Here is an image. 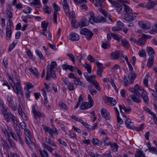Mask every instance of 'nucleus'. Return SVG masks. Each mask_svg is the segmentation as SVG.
Segmentation results:
<instances>
[{
	"label": "nucleus",
	"instance_id": "nucleus-1",
	"mask_svg": "<svg viewBox=\"0 0 157 157\" xmlns=\"http://www.w3.org/2000/svg\"><path fill=\"white\" fill-rule=\"evenodd\" d=\"M11 85L15 93L17 94H20L23 96L21 82L19 79L16 78L15 81L11 83Z\"/></svg>",
	"mask_w": 157,
	"mask_h": 157
},
{
	"label": "nucleus",
	"instance_id": "nucleus-2",
	"mask_svg": "<svg viewBox=\"0 0 157 157\" xmlns=\"http://www.w3.org/2000/svg\"><path fill=\"white\" fill-rule=\"evenodd\" d=\"M110 58L112 60H117L119 57H121V59L122 58H124V56H123V52L120 50L116 51L112 53L110 55Z\"/></svg>",
	"mask_w": 157,
	"mask_h": 157
},
{
	"label": "nucleus",
	"instance_id": "nucleus-3",
	"mask_svg": "<svg viewBox=\"0 0 157 157\" xmlns=\"http://www.w3.org/2000/svg\"><path fill=\"white\" fill-rule=\"evenodd\" d=\"M81 34L86 36V38L88 40H90L93 34L91 31H90L86 28H83L81 29L80 31Z\"/></svg>",
	"mask_w": 157,
	"mask_h": 157
},
{
	"label": "nucleus",
	"instance_id": "nucleus-4",
	"mask_svg": "<svg viewBox=\"0 0 157 157\" xmlns=\"http://www.w3.org/2000/svg\"><path fill=\"white\" fill-rule=\"evenodd\" d=\"M49 65L47 66V72L46 77V80H48L49 79V78L50 75H51V77L53 78H55L56 76L55 72L54 71L53 69H49Z\"/></svg>",
	"mask_w": 157,
	"mask_h": 157
},
{
	"label": "nucleus",
	"instance_id": "nucleus-5",
	"mask_svg": "<svg viewBox=\"0 0 157 157\" xmlns=\"http://www.w3.org/2000/svg\"><path fill=\"white\" fill-rule=\"evenodd\" d=\"M101 114L102 116L106 119L110 120V113L106 110L102 108L101 110Z\"/></svg>",
	"mask_w": 157,
	"mask_h": 157
},
{
	"label": "nucleus",
	"instance_id": "nucleus-6",
	"mask_svg": "<svg viewBox=\"0 0 157 157\" xmlns=\"http://www.w3.org/2000/svg\"><path fill=\"white\" fill-rule=\"evenodd\" d=\"M143 35L142 37L139 39L138 40L137 43L140 46L143 45L146 42V39L147 37L146 36L143 34Z\"/></svg>",
	"mask_w": 157,
	"mask_h": 157
},
{
	"label": "nucleus",
	"instance_id": "nucleus-7",
	"mask_svg": "<svg viewBox=\"0 0 157 157\" xmlns=\"http://www.w3.org/2000/svg\"><path fill=\"white\" fill-rule=\"evenodd\" d=\"M128 78L130 81V84H132L136 78V74L133 71H130V74L128 76Z\"/></svg>",
	"mask_w": 157,
	"mask_h": 157
},
{
	"label": "nucleus",
	"instance_id": "nucleus-8",
	"mask_svg": "<svg viewBox=\"0 0 157 157\" xmlns=\"http://www.w3.org/2000/svg\"><path fill=\"white\" fill-rule=\"evenodd\" d=\"M134 92L135 95L137 97H139L141 95L140 93L138 92L139 90H142L143 89L141 86H140L138 84H136L134 87Z\"/></svg>",
	"mask_w": 157,
	"mask_h": 157
},
{
	"label": "nucleus",
	"instance_id": "nucleus-9",
	"mask_svg": "<svg viewBox=\"0 0 157 157\" xmlns=\"http://www.w3.org/2000/svg\"><path fill=\"white\" fill-rule=\"evenodd\" d=\"M107 103L112 106L115 105L117 103L115 99L112 98L108 97L107 98Z\"/></svg>",
	"mask_w": 157,
	"mask_h": 157
},
{
	"label": "nucleus",
	"instance_id": "nucleus-10",
	"mask_svg": "<svg viewBox=\"0 0 157 157\" xmlns=\"http://www.w3.org/2000/svg\"><path fill=\"white\" fill-rule=\"evenodd\" d=\"M125 123L127 127L130 129H134V124L132 122H131L129 119H127L125 121Z\"/></svg>",
	"mask_w": 157,
	"mask_h": 157
},
{
	"label": "nucleus",
	"instance_id": "nucleus-11",
	"mask_svg": "<svg viewBox=\"0 0 157 157\" xmlns=\"http://www.w3.org/2000/svg\"><path fill=\"white\" fill-rule=\"evenodd\" d=\"M70 39L72 41H78L79 40V35L75 33H72L70 35Z\"/></svg>",
	"mask_w": 157,
	"mask_h": 157
},
{
	"label": "nucleus",
	"instance_id": "nucleus-12",
	"mask_svg": "<svg viewBox=\"0 0 157 157\" xmlns=\"http://www.w3.org/2000/svg\"><path fill=\"white\" fill-rule=\"evenodd\" d=\"M157 4V3L155 2L154 3L153 1L151 0L147 2V5H146L145 7L148 9H151L153 8V7Z\"/></svg>",
	"mask_w": 157,
	"mask_h": 157
},
{
	"label": "nucleus",
	"instance_id": "nucleus-13",
	"mask_svg": "<svg viewBox=\"0 0 157 157\" xmlns=\"http://www.w3.org/2000/svg\"><path fill=\"white\" fill-rule=\"evenodd\" d=\"M136 95L131 94L130 95V97L131 98L132 101L138 103L141 102V100L140 99L138 98Z\"/></svg>",
	"mask_w": 157,
	"mask_h": 157
},
{
	"label": "nucleus",
	"instance_id": "nucleus-14",
	"mask_svg": "<svg viewBox=\"0 0 157 157\" xmlns=\"http://www.w3.org/2000/svg\"><path fill=\"white\" fill-rule=\"evenodd\" d=\"M6 39L8 40H10L12 32L11 27H7L6 29Z\"/></svg>",
	"mask_w": 157,
	"mask_h": 157
},
{
	"label": "nucleus",
	"instance_id": "nucleus-15",
	"mask_svg": "<svg viewBox=\"0 0 157 157\" xmlns=\"http://www.w3.org/2000/svg\"><path fill=\"white\" fill-rule=\"evenodd\" d=\"M123 18L127 21H132L134 19L133 17L129 15L128 14H124Z\"/></svg>",
	"mask_w": 157,
	"mask_h": 157
},
{
	"label": "nucleus",
	"instance_id": "nucleus-16",
	"mask_svg": "<svg viewBox=\"0 0 157 157\" xmlns=\"http://www.w3.org/2000/svg\"><path fill=\"white\" fill-rule=\"evenodd\" d=\"M32 111L34 115V117L36 119H37V117H40L41 115L40 112L36 111L34 106L32 108Z\"/></svg>",
	"mask_w": 157,
	"mask_h": 157
},
{
	"label": "nucleus",
	"instance_id": "nucleus-17",
	"mask_svg": "<svg viewBox=\"0 0 157 157\" xmlns=\"http://www.w3.org/2000/svg\"><path fill=\"white\" fill-rule=\"evenodd\" d=\"M4 117L7 121L9 122L10 121V119L12 120L13 118H14V116L11 114L10 113L8 112L6 115H5Z\"/></svg>",
	"mask_w": 157,
	"mask_h": 157
},
{
	"label": "nucleus",
	"instance_id": "nucleus-18",
	"mask_svg": "<svg viewBox=\"0 0 157 157\" xmlns=\"http://www.w3.org/2000/svg\"><path fill=\"white\" fill-rule=\"evenodd\" d=\"M154 56H150L149 57L148 60V62L147 64V66L148 67H151L153 65L154 62Z\"/></svg>",
	"mask_w": 157,
	"mask_h": 157
},
{
	"label": "nucleus",
	"instance_id": "nucleus-19",
	"mask_svg": "<svg viewBox=\"0 0 157 157\" xmlns=\"http://www.w3.org/2000/svg\"><path fill=\"white\" fill-rule=\"evenodd\" d=\"M74 82L75 85L77 86L79 85L80 86H82L84 87L85 86V84L83 82L80 81L79 78H77L74 81Z\"/></svg>",
	"mask_w": 157,
	"mask_h": 157
},
{
	"label": "nucleus",
	"instance_id": "nucleus-20",
	"mask_svg": "<svg viewBox=\"0 0 157 157\" xmlns=\"http://www.w3.org/2000/svg\"><path fill=\"white\" fill-rule=\"evenodd\" d=\"M39 151L41 157H49V155L46 150H44L42 151L40 149L39 150Z\"/></svg>",
	"mask_w": 157,
	"mask_h": 157
},
{
	"label": "nucleus",
	"instance_id": "nucleus-21",
	"mask_svg": "<svg viewBox=\"0 0 157 157\" xmlns=\"http://www.w3.org/2000/svg\"><path fill=\"white\" fill-rule=\"evenodd\" d=\"M0 107L1 108V110H2V113L4 117H5V115H6L7 114V110L5 108L4 105L3 103H0Z\"/></svg>",
	"mask_w": 157,
	"mask_h": 157
},
{
	"label": "nucleus",
	"instance_id": "nucleus-22",
	"mask_svg": "<svg viewBox=\"0 0 157 157\" xmlns=\"http://www.w3.org/2000/svg\"><path fill=\"white\" fill-rule=\"evenodd\" d=\"M29 70L33 74L35 75L36 77L38 78L39 77L40 74L38 73L37 69L35 68V70H34L32 68H31L29 69Z\"/></svg>",
	"mask_w": 157,
	"mask_h": 157
},
{
	"label": "nucleus",
	"instance_id": "nucleus-23",
	"mask_svg": "<svg viewBox=\"0 0 157 157\" xmlns=\"http://www.w3.org/2000/svg\"><path fill=\"white\" fill-rule=\"evenodd\" d=\"M124 6V10L126 13V14H130L132 12V10L127 5L123 4Z\"/></svg>",
	"mask_w": 157,
	"mask_h": 157
},
{
	"label": "nucleus",
	"instance_id": "nucleus-24",
	"mask_svg": "<svg viewBox=\"0 0 157 157\" xmlns=\"http://www.w3.org/2000/svg\"><path fill=\"white\" fill-rule=\"evenodd\" d=\"M15 130L18 138L21 137L22 133L19 127H17V126H16L15 128Z\"/></svg>",
	"mask_w": 157,
	"mask_h": 157
},
{
	"label": "nucleus",
	"instance_id": "nucleus-25",
	"mask_svg": "<svg viewBox=\"0 0 157 157\" xmlns=\"http://www.w3.org/2000/svg\"><path fill=\"white\" fill-rule=\"evenodd\" d=\"M147 51L148 54L149 56H151L153 54H154L155 52L153 48L150 47H147Z\"/></svg>",
	"mask_w": 157,
	"mask_h": 157
},
{
	"label": "nucleus",
	"instance_id": "nucleus-26",
	"mask_svg": "<svg viewBox=\"0 0 157 157\" xmlns=\"http://www.w3.org/2000/svg\"><path fill=\"white\" fill-rule=\"evenodd\" d=\"M43 147H44V148L46 149L49 151L51 152H52L53 150V149L51 147L48 145H47L45 143H44L42 144Z\"/></svg>",
	"mask_w": 157,
	"mask_h": 157
},
{
	"label": "nucleus",
	"instance_id": "nucleus-27",
	"mask_svg": "<svg viewBox=\"0 0 157 157\" xmlns=\"http://www.w3.org/2000/svg\"><path fill=\"white\" fill-rule=\"evenodd\" d=\"M112 36L114 39L116 40L119 41H120L121 37L120 35L114 33H112Z\"/></svg>",
	"mask_w": 157,
	"mask_h": 157
},
{
	"label": "nucleus",
	"instance_id": "nucleus-28",
	"mask_svg": "<svg viewBox=\"0 0 157 157\" xmlns=\"http://www.w3.org/2000/svg\"><path fill=\"white\" fill-rule=\"evenodd\" d=\"M45 141L48 144H50L51 145L57 147V146L56 145V144L53 143L52 141L49 138H46L45 139Z\"/></svg>",
	"mask_w": 157,
	"mask_h": 157
},
{
	"label": "nucleus",
	"instance_id": "nucleus-29",
	"mask_svg": "<svg viewBox=\"0 0 157 157\" xmlns=\"http://www.w3.org/2000/svg\"><path fill=\"white\" fill-rule=\"evenodd\" d=\"M88 87L89 88L90 92L92 95H94L96 94L97 93V91L93 89L92 86H89Z\"/></svg>",
	"mask_w": 157,
	"mask_h": 157
},
{
	"label": "nucleus",
	"instance_id": "nucleus-30",
	"mask_svg": "<svg viewBox=\"0 0 157 157\" xmlns=\"http://www.w3.org/2000/svg\"><path fill=\"white\" fill-rule=\"evenodd\" d=\"M84 67L87 71L88 73L90 74L91 72V67L86 63H85V64L84 65Z\"/></svg>",
	"mask_w": 157,
	"mask_h": 157
},
{
	"label": "nucleus",
	"instance_id": "nucleus-31",
	"mask_svg": "<svg viewBox=\"0 0 157 157\" xmlns=\"http://www.w3.org/2000/svg\"><path fill=\"white\" fill-rule=\"evenodd\" d=\"M157 27L155 25L152 28V29L150 31V33L151 34H155L157 33Z\"/></svg>",
	"mask_w": 157,
	"mask_h": 157
},
{
	"label": "nucleus",
	"instance_id": "nucleus-32",
	"mask_svg": "<svg viewBox=\"0 0 157 157\" xmlns=\"http://www.w3.org/2000/svg\"><path fill=\"white\" fill-rule=\"evenodd\" d=\"M92 82V84L94 85L96 88L98 90H100V86H99V84L95 80H94V81Z\"/></svg>",
	"mask_w": 157,
	"mask_h": 157
},
{
	"label": "nucleus",
	"instance_id": "nucleus-33",
	"mask_svg": "<svg viewBox=\"0 0 157 157\" xmlns=\"http://www.w3.org/2000/svg\"><path fill=\"white\" fill-rule=\"evenodd\" d=\"M101 46L102 48L104 49H106L110 47V46L109 44V42H103Z\"/></svg>",
	"mask_w": 157,
	"mask_h": 157
},
{
	"label": "nucleus",
	"instance_id": "nucleus-34",
	"mask_svg": "<svg viewBox=\"0 0 157 157\" xmlns=\"http://www.w3.org/2000/svg\"><path fill=\"white\" fill-rule=\"evenodd\" d=\"M48 24H46L45 21H43L41 23V28L43 29V30H47Z\"/></svg>",
	"mask_w": 157,
	"mask_h": 157
},
{
	"label": "nucleus",
	"instance_id": "nucleus-35",
	"mask_svg": "<svg viewBox=\"0 0 157 157\" xmlns=\"http://www.w3.org/2000/svg\"><path fill=\"white\" fill-rule=\"evenodd\" d=\"M121 42L124 47L126 48L128 47L129 43L126 39H124L122 40Z\"/></svg>",
	"mask_w": 157,
	"mask_h": 157
},
{
	"label": "nucleus",
	"instance_id": "nucleus-36",
	"mask_svg": "<svg viewBox=\"0 0 157 157\" xmlns=\"http://www.w3.org/2000/svg\"><path fill=\"white\" fill-rule=\"evenodd\" d=\"M59 105L61 108L65 110H67L68 109V107L67 105L64 103L61 102L59 103Z\"/></svg>",
	"mask_w": 157,
	"mask_h": 157
},
{
	"label": "nucleus",
	"instance_id": "nucleus-37",
	"mask_svg": "<svg viewBox=\"0 0 157 157\" xmlns=\"http://www.w3.org/2000/svg\"><path fill=\"white\" fill-rule=\"evenodd\" d=\"M141 156L145 157V154L143 153V151H137V154L135 155L136 157H141Z\"/></svg>",
	"mask_w": 157,
	"mask_h": 157
},
{
	"label": "nucleus",
	"instance_id": "nucleus-38",
	"mask_svg": "<svg viewBox=\"0 0 157 157\" xmlns=\"http://www.w3.org/2000/svg\"><path fill=\"white\" fill-rule=\"evenodd\" d=\"M58 13L56 12H54L53 14V20L54 22L56 24H57V14Z\"/></svg>",
	"mask_w": 157,
	"mask_h": 157
},
{
	"label": "nucleus",
	"instance_id": "nucleus-39",
	"mask_svg": "<svg viewBox=\"0 0 157 157\" xmlns=\"http://www.w3.org/2000/svg\"><path fill=\"white\" fill-rule=\"evenodd\" d=\"M36 52L37 55L41 59H44V57L43 56L42 53L41 51L39 50H37L36 51Z\"/></svg>",
	"mask_w": 157,
	"mask_h": 157
},
{
	"label": "nucleus",
	"instance_id": "nucleus-40",
	"mask_svg": "<svg viewBox=\"0 0 157 157\" xmlns=\"http://www.w3.org/2000/svg\"><path fill=\"white\" fill-rule=\"evenodd\" d=\"M144 128V125L142 124L140 125V127H135L134 126V129H135L136 131H138V132L139 131H141Z\"/></svg>",
	"mask_w": 157,
	"mask_h": 157
},
{
	"label": "nucleus",
	"instance_id": "nucleus-41",
	"mask_svg": "<svg viewBox=\"0 0 157 157\" xmlns=\"http://www.w3.org/2000/svg\"><path fill=\"white\" fill-rule=\"evenodd\" d=\"M149 150V152H152V153L157 154V149L154 147H151Z\"/></svg>",
	"mask_w": 157,
	"mask_h": 157
},
{
	"label": "nucleus",
	"instance_id": "nucleus-42",
	"mask_svg": "<svg viewBox=\"0 0 157 157\" xmlns=\"http://www.w3.org/2000/svg\"><path fill=\"white\" fill-rule=\"evenodd\" d=\"M96 65L98 67V69L103 70V67H102L103 64L102 63L97 61L95 63Z\"/></svg>",
	"mask_w": 157,
	"mask_h": 157
},
{
	"label": "nucleus",
	"instance_id": "nucleus-43",
	"mask_svg": "<svg viewBox=\"0 0 157 157\" xmlns=\"http://www.w3.org/2000/svg\"><path fill=\"white\" fill-rule=\"evenodd\" d=\"M111 146L113 148V151H117L118 146L117 143H114L113 144H111Z\"/></svg>",
	"mask_w": 157,
	"mask_h": 157
},
{
	"label": "nucleus",
	"instance_id": "nucleus-44",
	"mask_svg": "<svg viewBox=\"0 0 157 157\" xmlns=\"http://www.w3.org/2000/svg\"><path fill=\"white\" fill-rule=\"evenodd\" d=\"M57 66V63L55 61L52 62L51 63V66H50L49 69H53L54 68Z\"/></svg>",
	"mask_w": 157,
	"mask_h": 157
},
{
	"label": "nucleus",
	"instance_id": "nucleus-45",
	"mask_svg": "<svg viewBox=\"0 0 157 157\" xmlns=\"http://www.w3.org/2000/svg\"><path fill=\"white\" fill-rule=\"evenodd\" d=\"M24 131L25 134L27 136L28 138L30 140V138L31 137L30 132L27 128H25L24 129Z\"/></svg>",
	"mask_w": 157,
	"mask_h": 157
},
{
	"label": "nucleus",
	"instance_id": "nucleus-46",
	"mask_svg": "<svg viewBox=\"0 0 157 157\" xmlns=\"http://www.w3.org/2000/svg\"><path fill=\"white\" fill-rule=\"evenodd\" d=\"M68 86L67 89L70 91H72L74 90V85L73 83H70V82L68 84V86Z\"/></svg>",
	"mask_w": 157,
	"mask_h": 157
},
{
	"label": "nucleus",
	"instance_id": "nucleus-47",
	"mask_svg": "<svg viewBox=\"0 0 157 157\" xmlns=\"http://www.w3.org/2000/svg\"><path fill=\"white\" fill-rule=\"evenodd\" d=\"M6 12L7 16L9 18H11L13 17V16L12 13V12L10 11L9 10H7L6 11Z\"/></svg>",
	"mask_w": 157,
	"mask_h": 157
},
{
	"label": "nucleus",
	"instance_id": "nucleus-48",
	"mask_svg": "<svg viewBox=\"0 0 157 157\" xmlns=\"http://www.w3.org/2000/svg\"><path fill=\"white\" fill-rule=\"evenodd\" d=\"M96 77V76L94 75H90L89 77H88V78H87V81H88L89 82H91L92 83V82H93L94 80L92 81V79Z\"/></svg>",
	"mask_w": 157,
	"mask_h": 157
},
{
	"label": "nucleus",
	"instance_id": "nucleus-49",
	"mask_svg": "<svg viewBox=\"0 0 157 157\" xmlns=\"http://www.w3.org/2000/svg\"><path fill=\"white\" fill-rule=\"evenodd\" d=\"M139 55L143 57L146 56V54L145 50H142L139 52Z\"/></svg>",
	"mask_w": 157,
	"mask_h": 157
},
{
	"label": "nucleus",
	"instance_id": "nucleus-50",
	"mask_svg": "<svg viewBox=\"0 0 157 157\" xmlns=\"http://www.w3.org/2000/svg\"><path fill=\"white\" fill-rule=\"evenodd\" d=\"M67 56L70 57L71 60L74 63L75 62V57L71 53H68Z\"/></svg>",
	"mask_w": 157,
	"mask_h": 157
},
{
	"label": "nucleus",
	"instance_id": "nucleus-51",
	"mask_svg": "<svg viewBox=\"0 0 157 157\" xmlns=\"http://www.w3.org/2000/svg\"><path fill=\"white\" fill-rule=\"evenodd\" d=\"M44 10L47 13L50 14L51 13L49 8L47 6H45V7L44 8Z\"/></svg>",
	"mask_w": 157,
	"mask_h": 157
},
{
	"label": "nucleus",
	"instance_id": "nucleus-52",
	"mask_svg": "<svg viewBox=\"0 0 157 157\" xmlns=\"http://www.w3.org/2000/svg\"><path fill=\"white\" fill-rule=\"evenodd\" d=\"M112 30L114 32L121 30L122 29L121 27H113L112 28Z\"/></svg>",
	"mask_w": 157,
	"mask_h": 157
},
{
	"label": "nucleus",
	"instance_id": "nucleus-53",
	"mask_svg": "<svg viewBox=\"0 0 157 157\" xmlns=\"http://www.w3.org/2000/svg\"><path fill=\"white\" fill-rule=\"evenodd\" d=\"M86 103V109L91 107L93 106V103L92 102H85Z\"/></svg>",
	"mask_w": 157,
	"mask_h": 157
},
{
	"label": "nucleus",
	"instance_id": "nucleus-54",
	"mask_svg": "<svg viewBox=\"0 0 157 157\" xmlns=\"http://www.w3.org/2000/svg\"><path fill=\"white\" fill-rule=\"evenodd\" d=\"M100 12L105 17H107L108 14V12L105 11L104 10L101 9H99Z\"/></svg>",
	"mask_w": 157,
	"mask_h": 157
},
{
	"label": "nucleus",
	"instance_id": "nucleus-55",
	"mask_svg": "<svg viewBox=\"0 0 157 157\" xmlns=\"http://www.w3.org/2000/svg\"><path fill=\"white\" fill-rule=\"evenodd\" d=\"M63 7L66 14L67 15L70 11L69 6H65Z\"/></svg>",
	"mask_w": 157,
	"mask_h": 157
},
{
	"label": "nucleus",
	"instance_id": "nucleus-56",
	"mask_svg": "<svg viewBox=\"0 0 157 157\" xmlns=\"http://www.w3.org/2000/svg\"><path fill=\"white\" fill-rule=\"evenodd\" d=\"M2 141L3 142L2 143V144L6 147V148L8 149H10V147L7 144V142L5 140H4L3 139H2Z\"/></svg>",
	"mask_w": 157,
	"mask_h": 157
},
{
	"label": "nucleus",
	"instance_id": "nucleus-57",
	"mask_svg": "<svg viewBox=\"0 0 157 157\" xmlns=\"http://www.w3.org/2000/svg\"><path fill=\"white\" fill-rule=\"evenodd\" d=\"M87 59L91 63H93L95 62L94 58L93 56L90 55H89L88 56Z\"/></svg>",
	"mask_w": 157,
	"mask_h": 157
},
{
	"label": "nucleus",
	"instance_id": "nucleus-58",
	"mask_svg": "<svg viewBox=\"0 0 157 157\" xmlns=\"http://www.w3.org/2000/svg\"><path fill=\"white\" fill-rule=\"evenodd\" d=\"M99 21H98V22H105L106 21V19L102 16H100L99 17Z\"/></svg>",
	"mask_w": 157,
	"mask_h": 157
},
{
	"label": "nucleus",
	"instance_id": "nucleus-59",
	"mask_svg": "<svg viewBox=\"0 0 157 157\" xmlns=\"http://www.w3.org/2000/svg\"><path fill=\"white\" fill-rule=\"evenodd\" d=\"M151 28L150 24L148 23H145L144 24L143 29H148Z\"/></svg>",
	"mask_w": 157,
	"mask_h": 157
},
{
	"label": "nucleus",
	"instance_id": "nucleus-60",
	"mask_svg": "<svg viewBox=\"0 0 157 157\" xmlns=\"http://www.w3.org/2000/svg\"><path fill=\"white\" fill-rule=\"evenodd\" d=\"M62 67L63 70H67L68 69L69 67H70V65H68L67 63H65L62 65Z\"/></svg>",
	"mask_w": 157,
	"mask_h": 157
},
{
	"label": "nucleus",
	"instance_id": "nucleus-61",
	"mask_svg": "<svg viewBox=\"0 0 157 157\" xmlns=\"http://www.w3.org/2000/svg\"><path fill=\"white\" fill-rule=\"evenodd\" d=\"M20 125L22 129H25V128H26V124L25 122L23 121L20 124Z\"/></svg>",
	"mask_w": 157,
	"mask_h": 157
},
{
	"label": "nucleus",
	"instance_id": "nucleus-62",
	"mask_svg": "<svg viewBox=\"0 0 157 157\" xmlns=\"http://www.w3.org/2000/svg\"><path fill=\"white\" fill-rule=\"evenodd\" d=\"M124 86H127L128 84V81L127 79V76L125 75L124 76Z\"/></svg>",
	"mask_w": 157,
	"mask_h": 157
},
{
	"label": "nucleus",
	"instance_id": "nucleus-63",
	"mask_svg": "<svg viewBox=\"0 0 157 157\" xmlns=\"http://www.w3.org/2000/svg\"><path fill=\"white\" fill-rule=\"evenodd\" d=\"M117 25L118 27H123L124 26V24L121 21H118L117 22Z\"/></svg>",
	"mask_w": 157,
	"mask_h": 157
},
{
	"label": "nucleus",
	"instance_id": "nucleus-64",
	"mask_svg": "<svg viewBox=\"0 0 157 157\" xmlns=\"http://www.w3.org/2000/svg\"><path fill=\"white\" fill-rule=\"evenodd\" d=\"M123 8V6L121 5H119L118 7L116 8V10L117 11V12L119 13H120Z\"/></svg>",
	"mask_w": 157,
	"mask_h": 157
}]
</instances>
